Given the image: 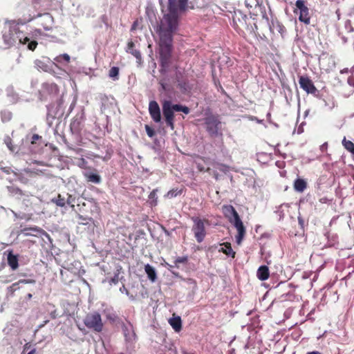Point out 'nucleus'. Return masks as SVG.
Returning a JSON list of instances; mask_svg holds the SVG:
<instances>
[{"label": "nucleus", "instance_id": "1", "mask_svg": "<svg viewBox=\"0 0 354 354\" xmlns=\"http://www.w3.org/2000/svg\"><path fill=\"white\" fill-rule=\"evenodd\" d=\"M188 0H168L169 13L164 15L161 21L160 35H171L178 24L179 14L185 12L187 8Z\"/></svg>", "mask_w": 354, "mask_h": 354}, {"label": "nucleus", "instance_id": "2", "mask_svg": "<svg viewBox=\"0 0 354 354\" xmlns=\"http://www.w3.org/2000/svg\"><path fill=\"white\" fill-rule=\"evenodd\" d=\"M171 35H160V59L161 66L167 67L171 57Z\"/></svg>", "mask_w": 354, "mask_h": 354}, {"label": "nucleus", "instance_id": "3", "mask_svg": "<svg viewBox=\"0 0 354 354\" xmlns=\"http://www.w3.org/2000/svg\"><path fill=\"white\" fill-rule=\"evenodd\" d=\"M205 129L211 138L223 137L222 122L217 115H210L204 119Z\"/></svg>", "mask_w": 354, "mask_h": 354}, {"label": "nucleus", "instance_id": "4", "mask_svg": "<svg viewBox=\"0 0 354 354\" xmlns=\"http://www.w3.org/2000/svg\"><path fill=\"white\" fill-rule=\"evenodd\" d=\"M84 324L88 329L95 333H101L104 328L102 317L97 312L88 313L84 319Z\"/></svg>", "mask_w": 354, "mask_h": 354}, {"label": "nucleus", "instance_id": "5", "mask_svg": "<svg viewBox=\"0 0 354 354\" xmlns=\"http://www.w3.org/2000/svg\"><path fill=\"white\" fill-rule=\"evenodd\" d=\"M191 219L194 223L192 231L194 232V237L198 243H201L206 236L205 224L208 225L209 221L207 219H201L198 216H193Z\"/></svg>", "mask_w": 354, "mask_h": 354}, {"label": "nucleus", "instance_id": "6", "mask_svg": "<svg viewBox=\"0 0 354 354\" xmlns=\"http://www.w3.org/2000/svg\"><path fill=\"white\" fill-rule=\"evenodd\" d=\"M212 161L209 158H205L200 156H196L194 159V163L196 165V168L199 171L201 172H208L209 174L212 175L214 178L216 180H218L219 179V174L216 171L213 170L212 172H211L212 169L209 167V165H211Z\"/></svg>", "mask_w": 354, "mask_h": 354}, {"label": "nucleus", "instance_id": "7", "mask_svg": "<svg viewBox=\"0 0 354 354\" xmlns=\"http://www.w3.org/2000/svg\"><path fill=\"white\" fill-rule=\"evenodd\" d=\"M38 17L40 18L37 23L38 26L42 27L44 30H50L52 29V26L54 23V19L50 13H39L36 16H33L30 18L28 21H30Z\"/></svg>", "mask_w": 354, "mask_h": 354}, {"label": "nucleus", "instance_id": "8", "mask_svg": "<svg viewBox=\"0 0 354 354\" xmlns=\"http://www.w3.org/2000/svg\"><path fill=\"white\" fill-rule=\"evenodd\" d=\"M297 8L299 10V20L308 25L310 23L309 8L306 6L304 0H297L295 3Z\"/></svg>", "mask_w": 354, "mask_h": 354}, {"label": "nucleus", "instance_id": "9", "mask_svg": "<svg viewBox=\"0 0 354 354\" xmlns=\"http://www.w3.org/2000/svg\"><path fill=\"white\" fill-rule=\"evenodd\" d=\"M162 113L167 125L173 130L174 129V112L170 107L169 100H165L162 103Z\"/></svg>", "mask_w": 354, "mask_h": 354}, {"label": "nucleus", "instance_id": "10", "mask_svg": "<svg viewBox=\"0 0 354 354\" xmlns=\"http://www.w3.org/2000/svg\"><path fill=\"white\" fill-rule=\"evenodd\" d=\"M237 230V234L235 236L236 242L241 245L246 234V230L240 218L238 217L231 223Z\"/></svg>", "mask_w": 354, "mask_h": 354}, {"label": "nucleus", "instance_id": "11", "mask_svg": "<svg viewBox=\"0 0 354 354\" xmlns=\"http://www.w3.org/2000/svg\"><path fill=\"white\" fill-rule=\"evenodd\" d=\"M300 87L307 93L315 94L317 89L313 81L307 76H300L299 78Z\"/></svg>", "mask_w": 354, "mask_h": 354}, {"label": "nucleus", "instance_id": "12", "mask_svg": "<svg viewBox=\"0 0 354 354\" xmlns=\"http://www.w3.org/2000/svg\"><path fill=\"white\" fill-rule=\"evenodd\" d=\"M149 112L155 122H159L161 120V113L160 106L158 102L155 100L149 102Z\"/></svg>", "mask_w": 354, "mask_h": 354}, {"label": "nucleus", "instance_id": "13", "mask_svg": "<svg viewBox=\"0 0 354 354\" xmlns=\"http://www.w3.org/2000/svg\"><path fill=\"white\" fill-rule=\"evenodd\" d=\"M222 212L230 223L239 217V215L235 208L231 205H224L222 207Z\"/></svg>", "mask_w": 354, "mask_h": 354}, {"label": "nucleus", "instance_id": "14", "mask_svg": "<svg viewBox=\"0 0 354 354\" xmlns=\"http://www.w3.org/2000/svg\"><path fill=\"white\" fill-rule=\"evenodd\" d=\"M126 52L131 54L136 57L138 64L142 63V55L139 50L135 49V44L133 41H129L127 43Z\"/></svg>", "mask_w": 354, "mask_h": 354}, {"label": "nucleus", "instance_id": "15", "mask_svg": "<svg viewBox=\"0 0 354 354\" xmlns=\"http://www.w3.org/2000/svg\"><path fill=\"white\" fill-rule=\"evenodd\" d=\"M122 332L124 333L125 340L128 342H133L136 339V335L133 329V326L129 324V326H122Z\"/></svg>", "mask_w": 354, "mask_h": 354}, {"label": "nucleus", "instance_id": "16", "mask_svg": "<svg viewBox=\"0 0 354 354\" xmlns=\"http://www.w3.org/2000/svg\"><path fill=\"white\" fill-rule=\"evenodd\" d=\"M17 34V32H16ZM21 32L19 31L17 38L19 42L23 44H28V48L30 50H34L37 46V42L35 40L30 41L28 37L21 36Z\"/></svg>", "mask_w": 354, "mask_h": 354}, {"label": "nucleus", "instance_id": "17", "mask_svg": "<svg viewBox=\"0 0 354 354\" xmlns=\"http://www.w3.org/2000/svg\"><path fill=\"white\" fill-rule=\"evenodd\" d=\"M35 280L33 279H21L18 282L12 283L11 286L8 287V293L12 296L15 292L20 288V283H35Z\"/></svg>", "mask_w": 354, "mask_h": 354}, {"label": "nucleus", "instance_id": "18", "mask_svg": "<svg viewBox=\"0 0 354 354\" xmlns=\"http://www.w3.org/2000/svg\"><path fill=\"white\" fill-rule=\"evenodd\" d=\"M257 276L261 281L267 280L270 277L268 267L266 266H260L257 270Z\"/></svg>", "mask_w": 354, "mask_h": 354}, {"label": "nucleus", "instance_id": "19", "mask_svg": "<svg viewBox=\"0 0 354 354\" xmlns=\"http://www.w3.org/2000/svg\"><path fill=\"white\" fill-rule=\"evenodd\" d=\"M84 176L87 182L99 184L101 183L102 178L99 174L93 172H85Z\"/></svg>", "mask_w": 354, "mask_h": 354}, {"label": "nucleus", "instance_id": "20", "mask_svg": "<svg viewBox=\"0 0 354 354\" xmlns=\"http://www.w3.org/2000/svg\"><path fill=\"white\" fill-rule=\"evenodd\" d=\"M169 324L176 332H180L182 329V320L180 317L177 316L169 319Z\"/></svg>", "mask_w": 354, "mask_h": 354}, {"label": "nucleus", "instance_id": "21", "mask_svg": "<svg viewBox=\"0 0 354 354\" xmlns=\"http://www.w3.org/2000/svg\"><path fill=\"white\" fill-rule=\"evenodd\" d=\"M294 189L298 192H303L307 187V183L302 178H297L293 185Z\"/></svg>", "mask_w": 354, "mask_h": 354}, {"label": "nucleus", "instance_id": "22", "mask_svg": "<svg viewBox=\"0 0 354 354\" xmlns=\"http://www.w3.org/2000/svg\"><path fill=\"white\" fill-rule=\"evenodd\" d=\"M211 166L213 167L214 170L217 172L216 170H218L223 173H227L229 171V167L225 164L216 162L215 160H212L211 162ZM213 169H212L211 172H212Z\"/></svg>", "mask_w": 354, "mask_h": 354}, {"label": "nucleus", "instance_id": "23", "mask_svg": "<svg viewBox=\"0 0 354 354\" xmlns=\"http://www.w3.org/2000/svg\"><path fill=\"white\" fill-rule=\"evenodd\" d=\"M8 263L9 266L12 268V270H15L18 266V257L17 255L13 254L12 252H10L8 254Z\"/></svg>", "mask_w": 354, "mask_h": 354}, {"label": "nucleus", "instance_id": "24", "mask_svg": "<svg viewBox=\"0 0 354 354\" xmlns=\"http://www.w3.org/2000/svg\"><path fill=\"white\" fill-rule=\"evenodd\" d=\"M145 270L149 280L154 282L157 279L156 272L154 268L149 264H147L145 266Z\"/></svg>", "mask_w": 354, "mask_h": 354}, {"label": "nucleus", "instance_id": "25", "mask_svg": "<svg viewBox=\"0 0 354 354\" xmlns=\"http://www.w3.org/2000/svg\"><path fill=\"white\" fill-rule=\"evenodd\" d=\"M82 122L78 118H74L70 124L71 130L73 133H79L82 130Z\"/></svg>", "mask_w": 354, "mask_h": 354}, {"label": "nucleus", "instance_id": "26", "mask_svg": "<svg viewBox=\"0 0 354 354\" xmlns=\"http://www.w3.org/2000/svg\"><path fill=\"white\" fill-rule=\"evenodd\" d=\"M222 245L225 246V248H221L218 251L224 253L225 254H226L227 256H230L232 258H234L236 253L232 250L231 243H230L228 242H225V243H223Z\"/></svg>", "mask_w": 354, "mask_h": 354}, {"label": "nucleus", "instance_id": "27", "mask_svg": "<svg viewBox=\"0 0 354 354\" xmlns=\"http://www.w3.org/2000/svg\"><path fill=\"white\" fill-rule=\"evenodd\" d=\"M170 107L172 109L173 111H182L185 114H188L190 112V109L189 107L186 106H183L181 104H172L170 101Z\"/></svg>", "mask_w": 354, "mask_h": 354}, {"label": "nucleus", "instance_id": "28", "mask_svg": "<svg viewBox=\"0 0 354 354\" xmlns=\"http://www.w3.org/2000/svg\"><path fill=\"white\" fill-rule=\"evenodd\" d=\"M342 145L348 151H349L353 156L354 155V143L352 141L348 140L346 138H344Z\"/></svg>", "mask_w": 354, "mask_h": 354}, {"label": "nucleus", "instance_id": "29", "mask_svg": "<svg viewBox=\"0 0 354 354\" xmlns=\"http://www.w3.org/2000/svg\"><path fill=\"white\" fill-rule=\"evenodd\" d=\"M119 71L120 69L117 66H113L111 68L109 71V76L113 80H118L119 79Z\"/></svg>", "mask_w": 354, "mask_h": 354}, {"label": "nucleus", "instance_id": "30", "mask_svg": "<svg viewBox=\"0 0 354 354\" xmlns=\"http://www.w3.org/2000/svg\"><path fill=\"white\" fill-rule=\"evenodd\" d=\"M35 65L37 68L41 69L45 72H47L49 70L48 65L42 59H37L35 61Z\"/></svg>", "mask_w": 354, "mask_h": 354}, {"label": "nucleus", "instance_id": "31", "mask_svg": "<svg viewBox=\"0 0 354 354\" xmlns=\"http://www.w3.org/2000/svg\"><path fill=\"white\" fill-rule=\"evenodd\" d=\"M188 262V257L187 256L179 257L174 261V266H170V267L179 268V264H187Z\"/></svg>", "mask_w": 354, "mask_h": 354}, {"label": "nucleus", "instance_id": "32", "mask_svg": "<svg viewBox=\"0 0 354 354\" xmlns=\"http://www.w3.org/2000/svg\"><path fill=\"white\" fill-rule=\"evenodd\" d=\"M54 60L59 63H62L64 61L66 63H69L71 57L68 54L64 53L57 56L56 57H55Z\"/></svg>", "mask_w": 354, "mask_h": 354}, {"label": "nucleus", "instance_id": "33", "mask_svg": "<svg viewBox=\"0 0 354 354\" xmlns=\"http://www.w3.org/2000/svg\"><path fill=\"white\" fill-rule=\"evenodd\" d=\"M11 192L14 196H16L18 199L22 196L29 197L28 194H26L21 189L17 187H12Z\"/></svg>", "mask_w": 354, "mask_h": 354}, {"label": "nucleus", "instance_id": "34", "mask_svg": "<svg viewBox=\"0 0 354 354\" xmlns=\"http://www.w3.org/2000/svg\"><path fill=\"white\" fill-rule=\"evenodd\" d=\"M53 202L59 207H64L66 205L65 198L62 197L61 194H58L56 198L53 199Z\"/></svg>", "mask_w": 354, "mask_h": 354}, {"label": "nucleus", "instance_id": "35", "mask_svg": "<svg viewBox=\"0 0 354 354\" xmlns=\"http://www.w3.org/2000/svg\"><path fill=\"white\" fill-rule=\"evenodd\" d=\"M182 192L181 190H178L177 189H171V190H169L165 195V196L166 198H172L174 197H176V196L180 194Z\"/></svg>", "mask_w": 354, "mask_h": 354}, {"label": "nucleus", "instance_id": "36", "mask_svg": "<svg viewBox=\"0 0 354 354\" xmlns=\"http://www.w3.org/2000/svg\"><path fill=\"white\" fill-rule=\"evenodd\" d=\"M157 192H158V189H155L152 190L149 195V198L150 200H152L153 205H156L157 204V196H156Z\"/></svg>", "mask_w": 354, "mask_h": 354}, {"label": "nucleus", "instance_id": "37", "mask_svg": "<svg viewBox=\"0 0 354 354\" xmlns=\"http://www.w3.org/2000/svg\"><path fill=\"white\" fill-rule=\"evenodd\" d=\"M32 196H29L28 198L26 196H22L19 198V200L22 201V203L25 205L26 207H29L32 205V201L30 200V197Z\"/></svg>", "mask_w": 354, "mask_h": 354}, {"label": "nucleus", "instance_id": "38", "mask_svg": "<svg viewBox=\"0 0 354 354\" xmlns=\"http://www.w3.org/2000/svg\"><path fill=\"white\" fill-rule=\"evenodd\" d=\"M145 130L149 137L152 138L155 136V131L148 124L145 125Z\"/></svg>", "mask_w": 354, "mask_h": 354}, {"label": "nucleus", "instance_id": "39", "mask_svg": "<svg viewBox=\"0 0 354 354\" xmlns=\"http://www.w3.org/2000/svg\"><path fill=\"white\" fill-rule=\"evenodd\" d=\"M119 282V274H115L113 277H112L109 283L111 284H118Z\"/></svg>", "mask_w": 354, "mask_h": 354}, {"label": "nucleus", "instance_id": "40", "mask_svg": "<svg viewBox=\"0 0 354 354\" xmlns=\"http://www.w3.org/2000/svg\"><path fill=\"white\" fill-rule=\"evenodd\" d=\"M120 291L121 292H124L126 295H129V291L128 289L126 288L124 285H122V286L120 288Z\"/></svg>", "mask_w": 354, "mask_h": 354}, {"label": "nucleus", "instance_id": "41", "mask_svg": "<svg viewBox=\"0 0 354 354\" xmlns=\"http://www.w3.org/2000/svg\"><path fill=\"white\" fill-rule=\"evenodd\" d=\"M41 137L37 134H34L32 137V143H35L36 140H37Z\"/></svg>", "mask_w": 354, "mask_h": 354}, {"label": "nucleus", "instance_id": "42", "mask_svg": "<svg viewBox=\"0 0 354 354\" xmlns=\"http://www.w3.org/2000/svg\"><path fill=\"white\" fill-rule=\"evenodd\" d=\"M137 26H138V22L137 21H134L133 24L131 26V30L133 31V30H136Z\"/></svg>", "mask_w": 354, "mask_h": 354}, {"label": "nucleus", "instance_id": "43", "mask_svg": "<svg viewBox=\"0 0 354 354\" xmlns=\"http://www.w3.org/2000/svg\"><path fill=\"white\" fill-rule=\"evenodd\" d=\"M71 198H72V196L70 195L68 198L67 201H66V203H67L68 205H71L72 207H74L75 205L73 204H71Z\"/></svg>", "mask_w": 354, "mask_h": 354}, {"label": "nucleus", "instance_id": "44", "mask_svg": "<svg viewBox=\"0 0 354 354\" xmlns=\"http://www.w3.org/2000/svg\"><path fill=\"white\" fill-rule=\"evenodd\" d=\"M35 32L36 34H38L39 35H42V32H41V30L40 28H37L35 30Z\"/></svg>", "mask_w": 354, "mask_h": 354}, {"label": "nucleus", "instance_id": "45", "mask_svg": "<svg viewBox=\"0 0 354 354\" xmlns=\"http://www.w3.org/2000/svg\"><path fill=\"white\" fill-rule=\"evenodd\" d=\"M306 354H322V353L319 351H316L308 352Z\"/></svg>", "mask_w": 354, "mask_h": 354}, {"label": "nucleus", "instance_id": "46", "mask_svg": "<svg viewBox=\"0 0 354 354\" xmlns=\"http://www.w3.org/2000/svg\"><path fill=\"white\" fill-rule=\"evenodd\" d=\"M35 353H36V350L35 348H33L28 354H35Z\"/></svg>", "mask_w": 354, "mask_h": 354}, {"label": "nucleus", "instance_id": "47", "mask_svg": "<svg viewBox=\"0 0 354 354\" xmlns=\"http://www.w3.org/2000/svg\"><path fill=\"white\" fill-rule=\"evenodd\" d=\"M1 281L3 283H8V282H10L11 280H6V281Z\"/></svg>", "mask_w": 354, "mask_h": 354}, {"label": "nucleus", "instance_id": "48", "mask_svg": "<svg viewBox=\"0 0 354 354\" xmlns=\"http://www.w3.org/2000/svg\"><path fill=\"white\" fill-rule=\"evenodd\" d=\"M28 297L29 299H30V298L32 297V295H31L30 293H29V294L28 295Z\"/></svg>", "mask_w": 354, "mask_h": 354}, {"label": "nucleus", "instance_id": "49", "mask_svg": "<svg viewBox=\"0 0 354 354\" xmlns=\"http://www.w3.org/2000/svg\"><path fill=\"white\" fill-rule=\"evenodd\" d=\"M54 88H55V91H58L57 87L56 86H54Z\"/></svg>", "mask_w": 354, "mask_h": 354}, {"label": "nucleus", "instance_id": "50", "mask_svg": "<svg viewBox=\"0 0 354 354\" xmlns=\"http://www.w3.org/2000/svg\"><path fill=\"white\" fill-rule=\"evenodd\" d=\"M185 354H194V353H185Z\"/></svg>", "mask_w": 354, "mask_h": 354}, {"label": "nucleus", "instance_id": "51", "mask_svg": "<svg viewBox=\"0 0 354 354\" xmlns=\"http://www.w3.org/2000/svg\"><path fill=\"white\" fill-rule=\"evenodd\" d=\"M120 354H124L123 353H120Z\"/></svg>", "mask_w": 354, "mask_h": 354}]
</instances>
